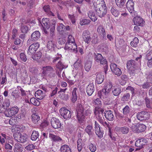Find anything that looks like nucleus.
Returning <instances> with one entry per match:
<instances>
[{
    "mask_svg": "<svg viewBox=\"0 0 152 152\" xmlns=\"http://www.w3.org/2000/svg\"><path fill=\"white\" fill-rule=\"evenodd\" d=\"M84 109L80 103H78L77 105L76 111L77 113V118L79 121H83L85 119V116L83 113Z\"/></svg>",
    "mask_w": 152,
    "mask_h": 152,
    "instance_id": "obj_1",
    "label": "nucleus"
},
{
    "mask_svg": "<svg viewBox=\"0 0 152 152\" xmlns=\"http://www.w3.org/2000/svg\"><path fill=\"white\" fill-rule=\"evenodd\" d=\"M42 74L44 75H47L50 78L54 77L56 75L55 71L51 66H46L43 67Z\"/></svg>",
    "mask_w": 152,
    "mask_h": 152,
    "instance_id": "obj_2",
    "label": "nucleus"
},
{
    "mask_svg": "<svg viewBox=\"0 0 152 152\" xmlns=\"http://www.w3.org/2000/svg\"><path fill=\"white\" fill-rule=\"evenodd\" d=\"M13 137L16 141L23 143L26 142L28 139V136L25 134H21L20 133H16L13 134Z\"/></svg>",
    "mask_w": 152,
    "mask_h": 152,
    "instance_id": "obj_3",
    "label": "nucleus"
},
{
    "mask_svg": "<svg viewBox=\"0 0 152 152\" xmlns=\"http://www.w3.org/2000/svg\"><path fill=\"white\" fill-rule=\"evenodd\" d=\"M61 115L66 119H68L71 117V112L65 107H62L60 110Z\"/></svg>",
    "mask_w": 152,
    "mask_h": 152,
    "instance_id": "obj_4",
    "label": "nucleus"
},
{
    "mask_svg": "<svg viewBox=\"0 0 152 152\" xmlns=\"http://www.w3.org/2000/svg\"><path fill=\"white\" fill-rule=\"evenodd\" d=\"M39 45L38 42L34 43L30 45L27 51V53L28 55H32L38 49Z\"/></svg>",
    "mask_w": 152,
    "mask_h": 152,
    "instance_id": "obj_5",
    "label": "nucleus"
},
{
    "mask_svg": "<svg viewBox=\"0 0 152 152\" xmlns=\"http://www.w3.org/2000/svg\"><path fill=\"white\" fill-rule=\"evenodd\" d=\"M95 10L97 15L100 18L104 17L107 13V10L105 5L95 8Z\"/></svg>",
    "mask_w": 152,
    "mask_h": 152,
    "instance_id": "obj_6",
    "label": "nucleus"
},
{
    "mask_svg": "<svg viewBox=\"0 0 152 152\" xmlns=\"http://www.w3.org/2000/svg\"><path fill=\"white\" fill-rule=\"evenodd\" d=\"M134 5V3L132 0H128L126 4V8L132 16L135 15Z\"/></svg>",
    "mask_w": 152,
    "mask_h": 152,
    "instance_id": "obj_7",
    "label": "nucleus"
},
{
    "mask_svg": "<svg viewBox=\"0 0 152 152\" xmlns=\"http://www.w3.org/2000/svg\"><path fill=\"white\" fill-rule=\"evenodd\" d=\"M19 111L18 108L16 107H13L8 109L5 111V115L7 117H11L17 113Z\"/></svg>",
    "mask_w": 152,
    "mask_h": 152,
    "instance_id": "obj_8",
    "label": "nucleus"
},
{
    "mask_svg": "<svg viewBox=\"0 0 152 152\" xmlns=\"http://www.w3.org/2000/svg\"><path fill=\"white\" fill-rule=\"evenodd\" d=\"M110 67L112 72L115 75L118 76L121 75L122 73L119 66L115 64H111Z\"/></svg>",
    "mask_w": 152,
    "mask_h": 152,
    "instance_id": "obj_9",
    "label": "nucleus"
},
{
    "mask_svg": "<svg viewBox=\"0 0 152 152\" xmlns=\"http://www.w3.org/2000/svg\"><path fill=\"white\" fill-rule=\"evenodd\" d=\"M149 116V114L147 112L141 111L138 113L137 114V118L140 121L148 119Z\"/></svg>",
    "mask_w": 152,
    "mask_h": 152,
    "instance_id": "obj_10",
    "label": "nucleus"
},
{
    "mask_svg": "<svg viewBox=\"0 0 152 152\" xmlns=\"http://www.w3.org/2000/svg\"><path fill=\"white\" fill-rule=\"evenodd\" d=\"M50 123L52 127L55 129L59 128L61 126L59 120L55 117H53L51 119Z\"/></svg>",
    "mask_w": 152,
    "mask_h": 152,
    "instance_id": "obj_11",
    "label": "nucleus"
},
{
    "mask_svg": "<svg viewBox=\"0 0 152 152\" xmlns=\"http://www.w3.org/2000/svg\"><path fill=\"white\" fill-rule=\"evenodd\" d=\"M64 48L66 50H73V51L77 52V46L75 42L73 43H66Z\"/></svg>",
    "mask_w": 152,
    "mask_h": 152,
    "instance_id": "obj_12",
    "label": "nucleus"
},
{
    "mask_svg": "<svg viewBox=\"0 0 152 152\" xmlns=\"http://www.w3.org/2000/svg\"><path fill=\"white\" fill-rule=\"evenodd\" d=\"M133 21L135 25L142 26L145 23L143 19L140 16H136L133 18Z\"/></svg>",
    "mask_w": 152,
    "mask_h": 152,
    "instance_id": "obj_13",
    "label": "nucleus"
},
{
    "mask_svg": "<svg viewBox=\"0 0 152 152\" xmlns=\"http://www.w3.org/2000/svg\"><path fill=\"white\" fill-rule=\"evenodd\" d=\"M56 72L58 75H60L62 70L64 68H66V67L65 66L61 61H59L56 64Z\"/></svg>",
    "mask_w": 152,
    "mask_h": 152,
    "instance_id": "obj_14",
    "label": "nucleus"
},
{
    "mask_svg": "<svg viewBox=\"0 0 152 152\" xmlns=\"http://www.w3.org/2000/svg\"><path fill=\"white\" fill-rule=\"evenodd\" d=\"M147 139L141 138L137 140L136 141L135 145L138 147L142 148L143 147V145H145L147 143Z\"/></svg>",
    "mask_w": 152,
    "mask_h": 152,
    "instance_id": "obj_15",
    "label": "nucleus"
},
{
    "mask_svg": "<svg viewBox=\"0 0 152 152\" xmlns=\"http://www.w3.org/2000/svg\"><path fill=\"white\" fill-rule=\"evenodd\" d=\"M104 114L105 118L109 121H112L114 120L115 117L113 112L111 110L106 111Z\"/></svg>",
    "mask_w": 152,
    "mask_h": 152,
    "instance_id": "obj_16",
    "label": "nucleus"
},
{
    "mask_svg": "<svg viewBox=\"0 0 152 152\" xmlns=\"http://www.w3.org/2000/svg\"><path fill=\"white\" fill-rule=\"evenodd\" d=\"M136 128L135 129L136 132H141L144 131L146 128V126L143 124H138L136 125Z\"/></svg>",
    "mask_w": 152,
    "mask_h": 152,
    "instance_id": "obj_17",
    "label": "nucleus"
},
{
    "mask_svg": "<svg viewBox=\"0 0 152 152\" xmlns=\"http://www.w3.org/2000/svg\"><path fill=\"white\" fill-rule=\"evenodd\" d=\"M95 90L94 85L93 83L89 84L86 88V92L87 94L89 96H91Z\"/></svg>",
    "mask_w": 152,
    "mask_h": 152,
    "instance_id": "obj_18",
    "label": "nucleus"
},
{
    "mask_svg": "<svg viewBox=\"0 0 152 152\" xmlns=\"http://www.w3.org/2000/svg\"><path fill=\"white\" fill-rule=\"evenodd\" d=\"M100 59V60L98 61L97 63H99L100 64L104 66V72L105 74H106L108 68L107 61L105 58L103 57V58Z\"/></svg>",
    "mask_w": 152,
    "mask_h": 152,
    "instance_id": "obj_19",
    "label": "nucleus"
},
{
    "mask_svg": "<svg viewBox=\"0 0 152 152\" xmlns=\"http://www.w3.org/2000/svg\"><path fill=\"white\" fill-rule=\"evenodd\" d=\"M94 6L95 8H97L101 7L104 6L105 4L104 0H93Z\"/></svg>",
    "mask_w": 152,
    "mask_h": 152,
    "instance_id": "obj_20",
    "label": "nucleus"
},
{
    "mask_svg": "<svg viewBox=\"0 0 152 152\" xmlns=\"http://www.w3.org/2000/svg\"><path fill=\"white\" fill-rule=\"evenodd\" d=\"M32 122L37 124H40L41 123L40 121V117L38 114L33 113L31 115Z\"/></svg>",
    "mask_w": 152,
    "mask_h": 152,
    "instance_id": "obj_21",
    "label": "nucleus"
},
{
    "mask_svg": "<svg viewBox=\"0 0 152 152\" xmlns=\"http://www.w3.org/2000/svg\"><path fill=\"white\" fill-rule=\"evenodd\" d=\"M96 77V82L98 84H101L103 81L104 79V76L99 72H97Z\"/></svg>",
    "mask_w": 152,
    "mask_h": 152,
    "instance_id": "obj_22",
    "label": "nucleus"
},
{
    "mask_svg": "<svg viewBox=\"0 0 152 152\" xmlns=\"http://www.w3.org/2000/svg\"><path fill=\"white\" fill-rule=\"evenodd\" d=\"M35 97L38 99L41 100L43 99L45 96V94L40 90L37 91L35 93Z\"/></svg>",
    "mask_w": 152,
    "mask_h": 152,
    "instance_id": "obj_23",
    "label": "nucleus"
},
{
    "mask_svg": "<svg viewBox=\"0 0 152 152\" xmlns=\"http://www.w3.org/2000/svg\"><path fill=\"white\" fill-rule=\"evenodd\" d=\"M40 36V33L39 31L34 32L31 35V40L36 41L38 40Z\"/></svg>",
    "mask_w": 152,
    "mask_h": 152,
    "instance_id": "obj_24",
    "label": "nucleus"
},
{
    "mask_svg": "<svg viewBox=\"0 0 152 152\" xmlns=\"http://www.w3.org/2000/svg\"><path fill=\"white\" fill-rule=\"evenodd\" d=\"M127 68L136 69L137 68V64L134 60H131L128 61L126 63Z\"/></svg>",
    "mask_w": 152,
    "mask_h": 152,
    "instance_id": "obj_25",
    "label": "nucleus"
},
{
    "mask_svg": "<svg viewBox=\"0 0 152 152\" xmlns=\"http://www.w3.org/2000/svg\"><path fill=\"white\" fill-rule=\"evenodd\" d=\"M49 137L54 142H60L62 139L59 136L50 133Z\"/></svg>",
    "mask_w": 152,
    "mask_h": 152,
    "instance_id": "obj_26",
    "label": "nucleus"
},
{
    "mask_svg": "<svg viewBox=\"0 0 152 152\" xmlns=\"http://www.w3.org/2000/svg\"><path fill=\"white\" fill-rule=\"evenodd\" d=\"M97 32L100 34H102L103 39L106 38V34L103 26L101 25H99L97 29Z\"/></svg>",
    "mask_w": 152,
    "mask_h": 152,
    "instance_id": "obj_27",
    "label": "nucleus"
},
{
    "mask_svg": "<svg viewBox=\"0 0 152 152\" xmlns=\"http://www.w3.org/2000/svg\"><path fill=\"white\" fill-rule=\"evenodd\" d=\"M42 27H45L48 30L50 27V23L48 18H43L42 20Z\"/></svg>",
    "mask_w": 152,
    "mask_h": 152,
    "instance_id": "obj_28",
    "label": "nucleus"
},
{
    "mask_svg": "<svg viewBox=\"0 0 152 152\" xmlns=\"http://www.w3.org/2000/svg\"><path fill=\"white\" fill-rule=\"evenodd\" d=\"M23 149L22 145L18 143H15L14 145V152H22Z\"/></svg>",
    "mask_w": 152,
    "mask_h": 152,
    "instance_id": "obj_29",
    "label": "nucleus"
},
{
    "mask_svg": "<svg viewBox=\"0 0 152 152\" xmlns=\"http://www.w3.org/2000/svg\"><path fill=\"white\" fill-rule=\"evenodd\" d=\"M88 17L93 21H95L97 19V17L95 13L92 11H89L88 12Z\"/></svg>",
    "mask_w": 152,
    "mask_h": 152,
    "instance_id": "obj_30",
    "label": "nucleus"
},
{
    "mask_svg": "<svg viewBox=\"0 0 152 152\" xmlns=\"http://www.w3.org/2000/svg\"><path fill=\"white\" fill-rule=\"evenodd\" d=\"M77 90V88H75L72 92V101L73 103H75L77 99V96L76 94Z\"/></svg>",
    "mask_w": 152,
    "mask_h": 152,
    "instance_id": "obj_31",
    "label": "nucleus"
},
{
    "mask_svg": "<svg viewBox=\"0 0 152 152\" xmlns=\"http://www.w3.org/2000/svg\"><path fill=\"white\" fill-rule=\"evenodd\" d=\"M95 133L98 137L100 138L103 137V133L102 131L101 130L99 127L98 126V127H95Z\"/></svg>",
    "mask_w": 152,
    "mask_h": 152,
    "instance_id": "obj_32",
    "label": "nucleus"
},
{
    "mask_svg": "<svg viewBox=\"0 0 152 152\" xmlns=\"http://www.w3.org/2000/svg\"><path fill=\"white\" fill-rule=\"evenodd\" d=\"M126 0H115V3L118 7L120 8H122L124 6Z\"/></svg>",
    "mask_w": 152,
    "mask_h": 152,
    "instance_id": "obj_33",
    "label": "nucleus"
},
{
    "mask_svg": "<svg viewBox=\"0 0 152 152\" xmlns=\"http://www.w3.org/2000/svg\"><path fill=\"white\" fill-rule=\"evenodd\" d=\"M86 132L89 135L91 136L93 134V129L91 125H88L85 129Z\"/></svg>",
    "mask_w": 152,
    "mask_h": 152,
    "instance_id": "obj_34",
    "label": "nucleus"
},
{
    "mask_svg": "<svg viewBox=\"0 0 152 152\" xmlns=\"http://www.w3.org/2000/svg\"><path fill=\"white\" fill-rule=\"evenodd\" d=\"M112 88V93L113 95L115 96H118L121 92V89L120 87L115 88L113 90Z\"/></svg>",
    "mask_w": 152,
    "mask_h": 152,
    "instance_id": "obj_35",
    "label": "nucleus"
},
{
    "mask_svg": "<svg viewBox=\"0 0 152 152\" xmlns=\"http://www.w3.org/2000/svg\"><path fill=\"white\" fill-rule=\"evenodd\" d=\"M60 150L61 152H71L70 148L66 145H64L61 146Z\"/></svg>",
    "mask_w": 152,
    "mask_h": 152,
    "instance_id": "obj_36",
    "label": "nucleus"
},
{
    "mask_svg": "<svg viewBox=\"0 0 152 152\" xmlns=\"http://www.w3.org/2000/svg\"><path fill=\"white\" fill-rule=\"evenodd\" d=\"M113 87L111 82H109L107 83L106 86L104 88V91L109 93L111 91V89Z\"/></svg>",
    "mask_w": 152,
    "mask_h": 152,
    "instance_id": "obj_37",
    "label": "nucleus"
},
{
    "mask_svg": "<svg viewBox=\"0 0 152 152\" xmlns=\"http://www.w3.org/2000/svg\"><path fill=\"white\" fill-rule=\"evenodd\" d=\"M91 62L90 61H86L84 67L86 71L88 72L90 70L91 67Z\"/></svg>",
    "mask_w": 152,
    "mask_h": 152,
    "instance_id": "obj_38",
    "label": "nucleus"
},
{
    "mask_svg": "<svg viewBox=\"0 0 152 152\" xmlns=\"http://www.w3.org/2000/svg\"><path fill=\"white\" fill-rule=\"evenodd\" d=\"M39 133L37 131H33L31 136V139L32 141H35L38 138Z\"/></svg>",
    "mask_w": 152,
    "mask_h": 152,
    "instance_id": "obj_39",
    "label": "nucleus"
},
{
    "mask_svg": "<svg viewBox=\"0 0 152 152\" xmlns=\"http://www.w3.org/2000/svg\"><path fill=\"white\" fill-rule=\"evenodd\" d=\"M42 56V53L40 51H39L33 56L32 58L34 60L37 61L41 58Z\"/></svg>",
    "mask_w": 152,
    "mask_h": 152,
    "instance_id": "obj_40",
    "label": "nucleus"
},
{
    "mask_svg": "<svg viewBox=\"0 0 152 152\" xmlns=\"http://www.w3.org/2000/svg\"><path fill=\"white\" fill-rule=\"evenodd\" d=\"M103 56L100 53H94V59L95 61L97 62L99 61L100 59L103 58Z\"/></svg>",
    "mask_w": 152,
    "mask_h": 152,
    "instance_id": "obj_41",
    "label": "nucleus"
},
{
    "mask_svg": "<svg viewBox=\"0 0 152 152\" xmlns=\"http://www.w3.org/2000/svg\"><path fill=\"white\" fill-rule=\"evenodd\" d=\"M81 60H77L74 63V67L76 69H80L81 68L82 63Z\"/></svg>",
    "mask_w": 152,
    "mask_h": 152,
    "instance_id": "obj_42",
    "label": "nucleus"
},
{
    "mask_svg": "<svg viewBox=\"0 0 152 152\" xmlns=\"http://www.w3.org/2000/svg\"><path fill=\"white\" fill-rule=\"evenodd\" d=\"M21 31L22 32L24 33H26L29 30V28L27 26L22 23L21 25Z\"/></svg>",
    "mask_w": 152,
    "mask_h": 152,
    "instance_id": "obj_43",
    "label": "nucleus"
},
{
    "mask_svg": "<svg viewBox=\"0 0 152 152\" xmlns=\"http://www.w3.org/2000/svg\"><path fill=\"white\" fill-rule=\"evenodd\" d=\"M56 45L54 42H53L52 41H49L48 42L47 44V48L49 50L53 49L54 50Z\"/></svg>",
    "mask_w": 152,
    "mask_h": 152,
    "instance_id": "obj_44",
    "label": "nucleus"
},
{
    "mask_svg": "<svg viewBox=\"0 0 152 152\" xmlns=\"http://www.w3.org/2000/svg\"><path fill=\"white\" fill-rule=\"evenodd\" d=\"M91 20L88 19H81L80 23L81 26L88 25L90 23Z\"/></svg>",
    "mask_w": 152,
    "mask_h": 152,
    "instance_id": "obj_45",
    "label": "nucleus"
},
{
    "mask_svg": "<svg viewBox=\"0 0 152 152\" xmlns=\"http://www.w3.org/2000/svg\"><path fill=\"white\" fill-rule=\"evenodd\" d=\"M130 94L129 93L125 94L121 98V100L124 102H127L129 99Z\"/></svg>",
    "mask_w": 152,
    "mask_h": 152,
    "instance_id": "obj_46",
    "label": "nucleus"
},
{
    "mask_svg": "<svg viewBox=\"0 0 152 152\" xmlns=\"http://www.w3.org/2000/svg\"><path fill=\"white\" fill-rule=\"evenodd\" d=\"M30 102L32 104L36 106H38L40 104L39 102L34 98L31 99Z\"/></svg>",
    "mask_w": 152,
    "mask_h": 152,
    "instance_id": "obj_47",
    "label": "nucleus"
},
{
    "mask_svg": "<svg viewBox=\"0 0 152 152\" xmlns=\"http://www.w3.org/2000/svg\"><path fill=\"white\" fill-rule=\"evenodd\" d=\"M130 108L128 105H126L123 109V113L124 115H127L129 113Z\"/></svg>",
    "mask_w": 152,
    "mask_h": 152,
    "instance_id": "obj_48",
    "label": "nucleus"
},
{
    "mask_svg": "<svg viewBox=\"0 0 152 152\" xmlns=\"http://www.w3.org/2000/svg\"><path fill=\"white\" fill-rule=\"evenodd\" d=\"M120 131L124 134H126L129 132V129L128 127L126 126L121 127L120 129Z\"/></svg>",
    "mask_w": 152,
    "mask_h": 152,
    "instance_id": "obj_49",
    "label": "nucleus"
},
{
    "mask_svg": "<svg viewBox=\"0 0 152 152\" xmlns=\"http://www.w3.org/2000/svg\"><path fill=\"white\" fill-rule=\"evenodd\" d=\"M93 104L94 105L98 106V107H99L101 106L102 103L99 99L97 98L93 100Z\"/></svg>",
    "mask_w": 152,
    "mask_h": 152,
    "instance_id": "obj_50",
    "label": "nucleus"
},
{
    "mask_svg": "<svg viewBox=\"0 0 152 152\" xmlns=\"http://www.w3.org/2000/svg\"><path fill=\"white\" fill-rule=\"evenodd\" d=\"M139 40L137 37H135L133 39V41L131 42L130 44L132 47H136L138 43Z\"/></svg>",
    "mask_w": 152,
    "mask_h": 152,
    "instance_id": "obj_51",
    "label": "nucleus"
},
{
    "mask_svg": "<svg viewBox=\"0 0 152 152\" xmlns=\"http://www.w3.org/2000/svg\"><path fill=\"white\" fill-rule=\"evenodd\" d=\"M82 140L81 139H78L77 141V147L78 151H80L82 148Z\"/></svg>",
    "mask_w": 152,
    "mask_h": 152,
    "instance_id": "obj_52",
    "label": "nucleus"
},
{
    "mask_svg": "<svg viewBox=\"0 0 152 152\" xmlns=\"http://www.w3.org/2000/svg\"><path fill=\"white\" fill-rule=\"evenodd\" d=\"M111 12L112 14L115 17L118 16L119 14V12L113 7H112L111 8Z\"/></svg>",
    "mask_w": 152,
    "mask_h": 152,
    "instance_id": "obj_53",
    "label": "nucleus"
},
{
    "mask_svg": "<svg viewBox=\"0 0 152 152\" xmlns=\"http://www.w3.org/2000/svg\"><path fill=\"white\" fill-rule=\"evenodd\" d=\"M152 85V83L151 82H146L144 83L142 86L143 89H147Z\"/></svg>",
    "mask_w": 152,
    "mask_h": 152,
    "instance_id": "obj_54",
    "label": "nucleus"
},
{
    "mask_svg": "<svg viewBox=\"0 0 152 152\" xmlns=\"http://www.w3.org/2000/svg\"><path fill=\"white\" fill-rule=\"evenodd\" d=\"M145 101L146 107L149 108H151V100L147 97L145 98Z\"/></svg>",
    "mask_w": 152,
    "mask_h": 152,
    "instance_id": "obj_55",
    "label": "nucleus"
},
{
    "mask_svg": "<svg viewBox=\"0 0 152 152\" xmlns=\"http://www.w3.org/2000/svg\"><path fill=\"white\" fill-rule=\"evenodd\" d=\"M29 71L33 74H36L38 73V69L36 67H30L29 69Z\"/></svg>",
    "mask_w": 152,
    "mask_h": 152,
    "instance_id": "obj_56",
    "label": "nucleus"
},
{
    "mask_svg": "<svg viewBox=\"0 0 152 152\" xmlns=\"http://www.w3.org/2000/svg\"><path fill=\"white\" fill-rule=\"evenodd\" d=\"M100 106L99 107H96L95 108V111H94V112L95 113L96 111H98V113H102L103 114H104V109L101 108H100Z\"/></svg>",
    "mask_w": 152,
    "mask_h": 152,
    "instance_id": "obj_57",
    "label": "nucleus"
},
{
    "mask_svg": "<svg viewBox=\"0 0 152 152\" xmlns=\"http://www.w3.org/2000/svg\"><path fill=\"white\" fill-rule=\"evenodd\" d=\"M89 149L90 151L92 152H95L96 149V147L95 145L91 143L89 145Z\"/></svg>",
    "mask_w": 152,
    "mask_h": 152,
    "instance_id": "obj_58",
    "label": "nucleus"
},
{
    "mask_svg": "<svg viewBox=\"0 0 152 152\" xmlns=\"http://www.w3.org/2000/svg\"><path fill=\"white\" fill-rule=\"evenodd\" d=\"M75 42V40L74 37H72L71 35H69L68 38V42L66 43H73Z\"/></svg>",
    "mask_w": 152,
    "mask_h": 152,
    "instance_id": "obj_59",
    "label": "nucleus"
},
{
    "mask_svg": "<svg viewBox=\"0 0 152 152\" xmlns=\"http://www.w3.org/2000/svg\"><path fill=\"white\" fill-rule=\"evenodd\" d=\"M57 29L58 31L59 32L62 31L63 29L65 28V26L63 24L59 23Z\"/></svg>",
    "mask_w": 152,
    "mask_h": 152,
    "instance_id": "obj_60",
    "label": "nucleus"
},
{
    "mask_svg": "<svg viewBox=\"0 0 152 152\" xmlns=\"http://www.w3.org/2000/svg\"><path fill=\"white\" fill-rule=\"evenodd\" d=\"M2 17L3 20L4 21L7 20V14L4 10L2 12Z\"/></svg>",
    "mask_w": 152,
    "mask_h": 152,
    "instance_id": "obj_61",
    "label": "nucleus"
},
{
    "mask_svg": "<svg viewBox=\"0 0 152 152\" xmlns=\"http://www.w3.org/2000/svg\"><path fill=\"white\" fill-rule=\"evenodd\" d=\"M128 72L131 75L134 76L135 75L136 73L135 70L136 69L128 68Z\"/></svg>",
    "mask_w": 152,
    "mask_h": 152,
    "instance_id": "obj_62",
    "label": "nucleus"
},
{
    "mask_svg": "<svg viewBox=\"0 0 152 152\" xmlns=\"http://www.w3.org/2000/svg\"><path fill=\"white\" fill-rule=\"evenodd\" d=\"M35 147V146L33 144H30L26 146L25 148L27 150L30 151L33 150Z\"/></svg>",
    "mask_w": 152,
    "mask_h": 152,
    "instance_id": "obj_63",
    "label": "nucleus"
},
{
    "mask_svg": "<svg viewBox=\"0 0 152 152\" xmlns=\"http://www.w3.org/2000/svg\"><path fill=\"white\" fill-rule=\"evenodd\" d=\"M108 135L111 138L112 140L113 141V142H114L115 141H116V139L115 137V136H113V135L112 134L111 132L110 129H109V130Z\"/></svg>",
    "mask_w": 152,
    "mask_h": 152,
    "instance_id": "obj_64",
    "label": "nucleus"
}]
</instances>
